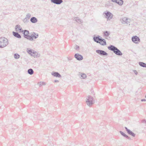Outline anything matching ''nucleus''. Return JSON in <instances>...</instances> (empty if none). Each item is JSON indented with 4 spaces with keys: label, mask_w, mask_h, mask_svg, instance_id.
I'll return each mask as SVG.
<instances>
[{
    "label": "nucleus",
    "mask_w": 146,
    "mask_h": 146,
    "mask_svg": "<svg viewBox=\"0 0 146 146\" xmlns=\"http://www.w3.org/2000/svg\"><path fill=\"white\" fill-rule=\"evenodd\" d=\"M27 52L29 54H30L31 56H33V55L35 54V52L34 50L30 49L27 48Z\"/></svg>",
    "instance_id": "dca6fc26"
},
{
    "label": "nucleus",
    "mask_w": 146,
    "mask_h": 146,
    "mask_svg": "<svg viewBox=\"0 0 146 146\" xmlns=\"http://www.w3.org/2000/svg\"><path fill=\"white\" fill-rule=\"evenodd\" d=\"M117 0H111V1L112 2L116 3V2H117Z\"/></svg>",
    "instance_id": "473e14b6"
},
{
    "label": "nucleus",
    "mask_w": 146,
    "mask_h": 146,
    "mask_svg": "<svg viewBox=\"0 0 146 146\" xmlns=\"http://www.w3.org/2000/svg\"><path fill=\"white\" fill-rule=\"evenodd\" d=\"M125 128L127 133L131 135L133 137H135V133L132 132L130 129H128L126 127H125Z\"/></svg>",
    "instance_id": "ddd939ff"
},
{
    "label": "nucleus",
    "mask_w": 146,
    "mask_h": 146,
    "mask_svg": "<svg viewBox=\"0 0 146 146\" xmlns=\"http://www.w3.org/2000/svg\"><path fill=\"white\" fill-rule=\"evenodd\" d=\"M110 33L107 31H106L104 32V36L105 37V38L108 39V37L110 35Z\"/></svg>",
    "instance_id": "a211bd4d"
},
{
    "label": "nucleus",
    "mask_w": 146,
    "mask_h": 146,
    "mask_svg": "<svg viewBox=\"0 0 146 146\" xmlns=\"http://www.w3.org/2000/svg\"><path fill=\"white\" fill-rule=\"evenodd\" d=\"M51 74L54 77L58 78H61V75L58 72H52Z\"/></svg>",
    "instance_id": "2eb2a0df"
},
{
    "label": "nucleus",
    "mask_w": 146,
    "mask_h": 146,
    "mask_svg": "<svg viewBox=\"0 0 146 146\" xmlns=\"http://www.w3.org/2000/svg\"><path fill=\"white\" fill-rule=\"evenodd\" d=\"M40 56V54H38L37 52H35V54L33 55V56H34V58H37L39 57Z\"/></svg>",
    "instance_id": "bb28decb"
},
{
    "label": "nucleus",
    "mask_w": 146,
    "mask_h": 146,
    "mask_svg": "<svg viewBox=\"0 0 146 146\" xmlns=\"http://www.w3.org/2000/svg\"><path fill=\"white\" fill-rule=\"evenodd\" d=\"M96 52L97 53L102 56H106L108 55V53L104 51L100 50H96Z\"/></svg>",
    "instance_id": "6e6552de"
},
{
    "label": "nucleus",
    "mask_w": 146,
    "mask_h": 146,
    "mask_svg": "<svg viewBox=\"0 0 146 146\" xmlns=\"http://www.w3.org/2000/svg\"><path fill=\"white\" fill-rule=\"evenodd\" d=\"M108 49L113 52L116 55L118 56H121L122 55V53L115 46L111 45L108 47Z\"/></svg>",
    "instance_id": "f257e3e1"
},
{
    "label": "nucleus",
    "mask_w": 146,
    "mask_h": 146,
    "mask_svg": "<svg viewBox=\"0 0 146 146\" xmlns=\"http://www.w3.org/2000/svg\"><path fill=\"white\" fill-rule=\"evenodd\" d=\"M54 82H59V81L57 80H55Z\"/></svg>",
    "instance_id": "c9c22d12"
},
{
    "label": "nucleus",
    "mask_w": 146,
    "mask_h": 146,
    "mask_svg": "<svg viewBox=\"0 0 146 146\" xmlns=\"http://www.w3.org/2000/svg\"><path fill=\"white\" fill-rule=\"evenodd\" d=\"M31 22L33 23H37L38 21L37 19L35 17H33L30 19Z\"/></svg>",
    "instance_id": "6ab92c4d"
},
{
    "label": "nucleus",
    "mask_w": 146,
    "mask_h": 146,
    "mask_svg": "<svg viewBox=\"0 0 146 146\" xmlns=\"http://www.w3.org/2000/svg\"><path fill=\"white\" fill-rule=\"evenodd\" d=\"M74 20L79 23H81L83 22V21L78 17L74 18Z\"/></svg>",
    "instance_id": "412c9836"
},
{
    "label": "nucleus",
    "mask_w": 146,
    "mask_h": 146,
    "mask_svg": "<svg viewBox=\"0 0 146 146\" xmlns=\"http://www.w3.org/2000/svg\"><path fill=\"white\" fill-rule=\"evenodd\" d=\"M78 76L81 79H85L87 77V76L86 74L82 72H79Z\"/></svg>",
    "instance_id": "4468645a"
},
{
    "label": "nucleus",
    "mask_w": 146,
    "mask_h": 146,
    "mask_svg": "<svg viewBox=\"0 0 146 146\" xmlns=\"http://www.w3.org/2000/svg\"><path fill=\"white\" fill-rule=\"evenodd\" d=\"M120 21L122 24L127 25L130 23L131 21V20L130 19L124 17L121 19Z\"/></svg>",
    "instance_id": "39448f33"
},
{
    "label": "nucleus",
    "mask_w": 146,
    "mask_h": 146,
    "mask_svg": "<svg viewBox=\"0 0 146 146\" xmlns=\"http://www.w3.org/2000/svg\"><path fill=\"white\" fill-rule=\"evenodd\" d=\"M74 57L77 60H81L83 58L82 56L78 53L74 55Z\"/></svg>",
    "instance_id": "9d476101"
},
{
    "label": "nucleus",
    "mask_w": 146,
    "mask_h": 146,
    "mask_svg": "<svg viewBox=\"0 0 146 146\" xmlns=\"http://www.w3.org/2000/svg\"><path fill=\"white\" fill-rule=\"evenodd\" d=\"M79 46H78V45H76L75 47V49H76V50H78V49H79Z\"/></svg>",
    "instance_id": "2f4dec72"
},
{
    "label": "nucleus",
    "mask_w": 146,
    "mask_h": 146,
    "mask_svg": "<svg viewBox=\"0 0 146 146\" xmlns=\"http://www.w3.org/2000/svg\"><path fill=\"white\" fill-rule=\"evenodd\" d=\"M94 99L91 96L88 95L86 98V103L87 105L89 106H91L94 102Z\"/></svg>",
    "instance_id": "7ed1b4c3"
},
{
    "label": "nucleus",
    "mask_w": 146,
    "mask_h": 146,
    "mask_svg": "<svg viewBox=\"0 0 146 146\" xmlns=\"http://www.w3.org/2000/svg\"><path fill=\"white\" fill-rule=\"evenodd\" d=\"M103 15H105L104 16L106 19H107V20L110 21L111 19L113 18V15L112 13L110 12L106 11L104 12L103 14Z\"/></svg>",
    "instance_id": "20e7f679"
},
{
    "label": "nucleus",
    "mask_w": 146,
    "mask_h": 146,
    "mask_svg": "<svg viewBox=\"0 0 146 146\" xmlns=\"http://www.w3.org/2000/svg\"><path fill=\"white\" fill-rule=\"evenodd\" d=\"M27 72L29 74L31 75L33 74L34 71L33 69L30 68L28 70Z\"/></svg>",
    "instance_id": "b1692460"
},
{
    "label": "nucleus",
    "mask_w": 146,
    "mask_h": 146,
    "mask_svg": "<svg viewBox=\"0 0 146 146\" xmlns=\"http://www.w3.org/2000/svg\"><path fill=\"white\" fill-rule=\"evenodd\" d=\"M139 65L142 67L146 68V64L143 62H139Z\"/></svg>",
    "instance_id": "a878e982"
},
{
    "label": "nucleus",
    "mask_w": 146,
    "mask_h": 146,
    "mask_svg": "<svg viewBox=\"0 0 146 146\" xmlns=\"http://www.w3.org/2000/svg\"><path fill=\"white\" fill-rule=\"evenodd\" d=\"M142 102H145L146 101V100L145 99H142L141 100Z\"/></svg>",
    "instance_id": "f704fd0d"
},
{
    "label": "nucleus",
    "mask_w": 146,
    "mask_h": 146,
    "mask_svg": "<svg viewBox=\"0 0 146 146\" xmlns=\"http://www.w3.org/2000/svg\"><path fill=\"white\" fill-rule=\"evenodd\" d=\"M38 84L40 86L43 85H45L46 84V83L44 82H40L38 83Z\"/></svg>",
    "instance_id": "c85d7f7f"
},
{
    "label": "nucleus",
    "mask_w": 146,
    "mask_h": 146,
    "mask_svg": "<svg viewBox=\"0 0 146 146\" xmlns=\"http://www.w3.org/2000/svg\"><path fill=\"white\" fill-rule=\"evenodd\" d=\"M143 123H146V120H144L143 121Z\"/></svg>",
    "instance_id": "e433bc0d"
},
{
    "label": "nucleus",
    "mask_w": 146,
    "mask_h": 146,
    "mask_svg": "<svg viewBox=\"0 0 146 146\" xmlns=\"http://www.w3.org/2000/svg\"><path fill=\"white\" fill-rule=\"evenodd\" d=\"M23 31V33L24 34V37L29 40L30 36L29 35V31L27 30H24Z\"/></svg>",
    "instance_id": "1a4fd4ad"
},
{
    "label": "nucleus",
    "mask_w": 146,
    "mask_h": 146,
    "mask_svg": "<svg viewBox=\"0 0 146 146\" xmlns=\"http://www.w3.org/2000/svg\"><path fill=\"white\" fill-rule=\"evenodd\" d=\"M38 37V35L37 33L35 32H33L30 36L29 40L30 41H33V38L35 39L37 38Z\"/></svg>",
    "instance_id": "0eeeda50"
},
{
    "label": "nucleus",
    "mask_w": 146,
    "mask_h": 146,
    "mask_svg": "<svg viewBox=\"0 0 146 146\" xmlns=\"http://www.w3.org/2000/svg\"><path fill=\"white\" fill-rule=\"evenodd\" d=\"M132 41L136 44L139 43L140 41L139 38L136 36H133L131 38Z\"/></svg>",
    "instance_id": "423d86ee"
},
{
    "label": "nucleus",
    "mask_w": 146,
    "mask_h": 146,
    "mask_svg": "<svg viewBox=\"0 0 146 146\" xmlns=\"http://www.w3.org/2000/svg\"><path fill=\"white\" fill-rule=\"evenodd\" d=\"M52 3L57 5H60L63 1L62 0H50Z\"/></svg>",
    "instance_id": "9b49d317"
},
{
    "label": "nucleus",
    "mask_w": 146,
    "mask_h": 146,
    "mask_svg": "<svg viewBox=\"0 0 146 146\" xmlns=\"http://www.w3.org/2000/svg\"><path fill=\"white\" fill-rule=\"evenodd\" d=\"M13 34L15 37L17 38H21V36L17 32L13 31Z\"/></svg>",
    "instance_id": "f3484780"
},
{
    "label": "nucleus",
    "mask_w": 146,
    "mask_h": 146,
    "mask_svg": "<svg viewBox=\"0 0 146 146\" xmlns=\"http://www.w3.org/2000/svg\"><path fill=\"white\" fill-rule=\"evenodd\" d=\"M145 98H146V95H145Z\"/></svg>",
    "instance_id": "4c0bfd02"
},
{
    "label": "nucleus",
    "mask_w": 146,
    "mask_h": 146,
    "mask_svg": "<svg viewBox=\"0 0 146 146\" xmlns=\"http://www.w3.org/2000/svg\"><path fill=\"white\" fill-rule=\"evenodd\" d=\"M15 29L16 31H21L22 30V28L19 25H17L15 26Z\"/></svg>",
    "instance_id": "5701e85b"
},
{
    "label": "nucleus",
    "mask_w": 146,
    "mask_h": 146,
    "mask_svg": "<svg viewBox=\"0 0 146 146\" xmlns=\"http://www.w3.org/2000/svg\"><path fill=\"white\" fill-rule=\"evenodd\" d=\"M31 17V15L29 13H28L27 14L25 18L29 19Z\"/></svg>",
    "instance_id": "c756f323"
},
{
    "label": "nucleus",
    "mask_w": 146,
    "mask_h": 146,
    "mask_svg": "<svg viewBox=\"0 0 146 146\" xmlns=\"http://www.w3.org/2000/svg\"><path fill=\"white\" fill-rule=\"evenodd\" d=\"M102 40H101L98 43H100L101 45H106V43L105 40L103 38H102Z\"/></svg>",
    "instance_id": "aec40b11"
},
{
    "label": "nucleus",
    "mask_w": 146,
    "mask_h": 146,
    "mask_svg": "<svg viewBox=\"0 0 146 146\" xmlns=\"http://www.w3.org/2000/svg\"><path fill=\"white\" fill-rule=\"evenodd\" d=\"M14 58L16 59H18L19 58L20 56L18 54L16 53L14 54Z\"/></svg>",
    "instance_id": "cd10ccee"
},
{
    "label": "nucleus",
    "mask_w": 146,
    "mask_h": 146,
    "mask_svg": "<svg viewBox=\"0 0 146 146\" xmlns=\"http://www.w3.org/2000/svg\"><path fill=\"white\" fill-rule=\"evenodd\" d=\"M133 72L136 75H137V74L138 73L136 70H133Z\"/></svg>",
    "instance_id": "72a5a7b5"
},
{
    "label": "nucleus",
    "mask_w": 146,
    "mask_h": 146,
    "mask_svg": "<svg viewBox=\"0 0 146 146\" xmlns=\"http://www.w3.org/2000/svg\"><path fill=\"white\" fill-rule=\"evenodd\" d=\"M120 133V134L122 135L124 137H125L126 138L128 139H129V140H130L131 138L129 137H128L127 135L126 134H125L122 131H119Z\"/></svg>",
    "instance_id": "4be33fe9"
},
{
    "label": "nucleus",
    "mask_w": 146,
    "mask_h": 146,
    "mask_svg": "<svg viewBox=\"0 0 146 146\" xmlns=\"http://www.w3.org/2000/svg\"><path fill=\"white\" fill-rule=\"evenodd\" d=\"M28 20V19H27L26 18H25L23 19V21L25 23H27L29 21Z\"/></svg>",
    "instance_id": "7c9ffc66"
},
{
    "label": "nucleus",
    "mask_w": 146,
    "mask_h": 146,
    "mask_svg": "<svg viewBox=\"0 0 146 146\" xmlns=\"http://www.w3.org/2000/svg\"><path fill=\"white\" fill-rule=\"evenodd\" d=\"M116 3L118 4L119 5L121 6L123 5V0H117V2H116Z\"/></svg>",
    "instance_id": "393cba45"
},
{
    "label": "nucleus",
    "mask_w": 146,
    "mask_h": 146,
    "mask_svg": "<svg viewBox=\"0 0 146 146\" xmlns=\"http://www.w3.org/2000/svg\"><path fill=\"white\" fill-rule=\"evenodd\" d=\"M93 40L94 42L98 43L100 40H102V37L98 35L96 36H94L93 37Z\"/></svg>",
    "instance_id": "f8f14e48"
},
{
    "label": "nucleus",
    "mask_w": 146,
    "mask_h": 146,
    "mask_svg": "<svg viewBox=\"0 0 146 146\" xmlns=\"http://www.w3.org/2000/svg\"><path fill=\"white\" fill-rule=\"evenodd\" d=\"M9 44L8 39L4 37L0 38V48H3Z\"/></svg>",
    "instance_id": "f03ea898"
}]
</instances>
